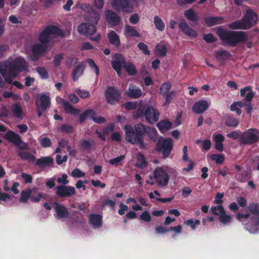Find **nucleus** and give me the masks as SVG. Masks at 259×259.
Returning <instances> with one entry per match:
<instances>
[{"label": "nucleus", "mask_w": 259, "mask_h": 259, "mask_svg": "<svg viewBox=\"0 0 259 259\" xmlns=\"http://www.w3.org/2000/svg\"><path fill=\"white\" fill-rule=\"evenodd\" d=\"M27 70V66L24 58L17 57L9 59L0 63V72L8 83H12V79L20 72Z\"/></svg>", "instance_id": "f257e3e1"}, {"label": "nucleus", "mask_w": 259, "mask_h": 259, "mask_svg": "<svg viewBox=\"0 0 259 259\" xmlns=\"http://www.w3.org/2000/svg\"><path fill=\"white\" fill-rule=\"evenodd\" d=\"M241 96L244 97V100L247 101H250L253 98L254 94L250 87H245L240 90Z\"/></svg>", "instance_id": "cd10ccee"}, {"label": "nucleus", "mask_w": 259, "mask_h": 259, "mask_svg": "<svg viewBox=\"0 0 259 259\" xmlns=\"http://www.w3.org/2000/svg\"><path fill=\"white\" fill-rule=\"evenodd\" d=\"M59 103L64 109L65 111L68 113H70L74 115H77L80 112L79 109L74 108L72 105L64 99H60Z\"/></svg>", "instance_id": "aec40b11"}, {"label": "nucleus", "mask_w": 259, "mask_h": 259, "mask_svg": "<svg viewBox=\"0 0 259 259\" xmlns=\"http://www.w3.org/2000/svg\"><path fill=\"white\" fill-rule=\"evenodd\" d=\"M210 210L213 214L218 215L219 217L225 212L224 207L221 205L212 206Z\"/></svg>", "instance_id": "a18cd8bd"}, {"label": "nucleus", "mask_w": 259, "mask_h": 259, "mask_svg": "<svg viewBox=\"0 0 259 259\" xmlns=\"http://www.w3.org/2000/svg\"><path fill=\"white\" fill-rule=\"evenodd\" d=\"M95 116V112L94 110L92 109L87 110L80 115V120L82 121H83L87 117H89L93 120Z\"/></svg>", "instance_id": "49530a36"}, {"label": "nucleus", "mask_w": 259, "mask_h": 259, "mask_svg": "<svg viewBox=\"0 0 259 259\" xmlns=\"http://www.w3.org/2000/svg\"><path fill=\"white\" fill-rule=\"evenodd\" d=\"M108 38L109 42L113 46L118 47L119 46L120 42L118 34L114 31H110L108 34Z\"/></svg>", "instance_id": "bb28decb"}, {"label": "nucleus", "mask_w": 259, "mask_h": 259, "mask_svg": "<svg viewBox=\"0 0 259 259\" xmlns=\"http://www.w3.org/2000/svg\"><path fill=\"white\" fill-rule=\"evenodd\" d=\"M209 105L210 102L208 101L204 100H199L193 105L192 111L196 114L202 113L207 109Z\"/></svg>", "instance_id": "a211bd4d"}, {"label": "nucleus", "mask_w": 259, "mask_h": 259, "mask_svg": "<svg viewBox=\"0 0 259 259\" xmlns=\"http://www.w3.org/2000/svg\"><path fill=\"white\" fill-rule=\"evenodd\" d=\"M134 132L139 135L142 136L145 134L146 128L142 124H138L135 126Z\"/></svg>", "instance_id": "09e8293b"}, {"label": "nucleus", "mask_w": 259, "mask_h": 259, "mask_svg": "<svg viewBox=\"0 0 259 259\" xmlns=\"http://www.w3.org/2000/svg\"><path fill=\"white\" fill-rule=\"evenodd\" d=\"M71 176L74 178H79L85 176V174L80 169L76 168L72 170Z\"/></svg>", "instance_id": "5fc2aeb1"}, {"label": "nucleus", "mask_w": 259, "mask_h": 259, "mask_svg": "<svg viewBox=\"0 0 259 259\" xmlns=\"http://www.w3.org/2000/svg\"><path fill=\"white\" fill-rule=\"evenodd\" d=\"M205 23L209 26L222 24L224 22L222 17H210L204 19Z\"/></svg>", "instance_id": "a878e982"}, {"label": "nucleus", "mask_w": 259, "mask_h": 259, "mask_svg": "<svg viewBox=\"0 0 259 259\" xmlns=\"http://www.w3.org/2000/svg\"><path fill=\"white\" fill-rule=\"evenodd\" d=\"M37 191L36 188H34L31 190H28L27 191H23L21 193V196L20 198V201L22 203H26L28 198L31 196V195L33 192Z\"/></svg>", "instance_id": "e433bc0d"}, {"label": "nucleus", "mask_w": 259, "mask_h": 259, "mask_svg": "<svg viewBox=\"0 0 259 259\" xmlns=\"http://www.w3.org/2000/svg\"><path fill=\"white\" fill-rule=\"evenodd\" d=\"M94 144L93 141L86 140H82L80 141V146L82 149L88 150L90 149Z\"/></svg>", "instance_id": "603ef678"}, {"label": "nucleus", "mask_w": 259, "mask_h": 259, "mask_svg": "<svg viewBox=\"0 0 259 259\" xmlns=\"http://www.w3.org/2000/svg\"><path fill=\"white\" fill-rule=\"evenodd\" d=\"M40 143L42 147L46 148L51 146V141L49 138L42 137L40 139Z\"/></svg>", "instance_id": "bf43d9fd"}, {"label": "nucleus", "mask_w": 259, "mask_h": 259, "mask_svg": "<svg viewBox=\"0 0 259 259\" xmlns=\"http://www.w3.org/2000/svg\"><path fill=\"white\" fill-rule=\"evenodd\" d=\"M184 15L189 21H196L198 19L196 14L192 9L186 11Z\"/></svg>", "instance_id": "79ce46f5"}, {"label": "nucleus", "mask_w": 259, "mask_h": 259, "mask_svg": "<svg viewBox=\"0 0 259 259\" xmlns=\"http://www.w3.org/2000/svg\"><path fill=\"white\" fill-rule=\"evenodd\" d=\"M124 34L126 37H139L140 34L136 28L133 26L126 24L124 26Z\"/></svg>", "instance_id": "412c9836"}, {"label": "nucleus", "mask_w": 259, "mask_h": 259, "mask_svg": "<svg viewBox=\"0 0 259 259\" xmlns=\"http://www.w3.org/2000/svg\"><path fill=\"white\" fill-rule=\"evenodd\" d=\"M77 8L82 11L89 13L86 16H90L93 12H96L89 4L78 3L77 5Z\"/></svg>", "instance_id": "2f4dec72"}, {"label": "nucleus", "mask_w": 259, "mask_h": 259, "mask_svg": "<svg viewBox=\"0 0 259 259\" xmlns=\"http://www.w3.org/2000/svg\"><path fill=\"white\" fill-rule=\"evenodd\" d=\"M140 219L145 221L149 222L151 220V215L149 212L147 211H144L140 216Z\"/></svg>", "instance_id": "0e129e2a"}, {"label": "nucleus", "mask_w": 259, "mask_h": 259, "mask_svg": "<svg viewBox=\"0 0 259 259\" xmlns=\"http://www.w3.org/2000/svg\"><path fill=\"white\" fill-rule=\"evenodd\" d=\"M17 154L21 159L27 160L29 162H33L35 160V157L28 152L19 151Z\"/></svg>", "instance_id": "7c9ffc66"}, {"label": "nucleus", "mask_w": 259, "mask_h": 259, "mask_svg": "<svg viewBox=\"0 0 259 259\" xmlns=\"http://www.w3.org/2000/svg\"><path fill=\"white\" fill-rule=\"evenodd\" d=\"M93 4L96 9L102 10L105 4V0H93Z\"/></svg>", "instance_id": "680f3d73"}, {"label": "nucleus", "mask_w": 259, "mask_h": 259, "mask_svg": "<svg viewBox=\"0 0 259 259\" xmlns=\"http://www.w3.org/2000/svg\"><path fill=\"white\" fill-rule=\"evenodd\" d=\"M217 33L224 43L231 46H234L238 42H244L247 39L246 33L243 31H225L219 29Z\"/></svg>", "instance_id": "7ed1b4c3"}, {"label": "nucleus", "mask_w": 259, "mask_h": 259, "mask_svg": "<svg viewBox=\"0 0 259 259\" xmlns=\"http://www.w3.org/2000/svg\"><path fill=\"white\" fill-rule=\"evenodd\" d=\"M141 90L138 87L134 85H130L127 92V94L131 98L137 99L140 97L142 95Z\"/></svg>", "instance_id": "b1692460"}, {"label": "nucleus", "mask_w": 259, "mask_h": 259, "mask_svg": "<svg viewBox=\"0 0 259 259\" xmlns=\"http://www.w3.org/2000/svg\"><path fill=\"white\" fill-rule=\"evenodd\" d=\"M45 51L44 47L38 44H35L32 48V52L34 55H38Z\"/></svg>", "instance_id": "c03bdc74"}, {"label": "nucleus", "mask_w": 259, "mask_h": 259, "mask_svg": "<svg viewBox=\"0 0 259 259\" xmlns=\"http://www.w3.org/2000/svg\"><path fill=\"white\" fill-rule=\"evenodd\" d=\"M110 4L112 8L117 12H133V7L130 0H111Z\"/></svg>", "instance_id": "9b49d317"}, {"label": "nucleus", "mask_w": 259, "mask_h": 259, "mask_svg": "<svg viewBox=\"0 0 259 259\" xmlns=\"http://www.w3.org/2000/svg\"><path fill=\"white\" fill-rule=\"evenodd\" d=\"M125 157L124 155H121L116 158L111 159L109 160L108 162L109 164L114 166H117L120 164L121 161L124 159Z\"/></svg>", "instance_id": "864d4df0"}, {"label": "nucleus", "mask_w": 259, "mask_h": 259, "mask_svg": "<svg viewBox=\"0 0 259 259\" xmlns=\"http://www.w3.org/2000/svg\"><path fill=\"white\" fill-rule=\"evenodd\" d=\"M55 211L58 217L60 218H66L68 216V211L64 205L58 203H55Z\"/></svg>", "instance_id": "4be33fe9"}, {"label": "nucleus", "mask_w": 259, "mask_h": 259, "mask_svg": "<svg viewBox=\"0 0 259 259\" xmlns=\"http://www.w3.org/2000/svg\"><path fill=\"white\" fill-rule=\"evenodd\" d=\"M67 175L66 174H63L60 178L57 179V182L59 184H62L65 186L69 183V181L67 180Z\"/></svg>", "instance_id": "774afa93"}, {"label": "nucleus", "mask_w": 259, "mask_h": 259, "mask_svg": "<svg viewBox=\"0 0 259 259\" xmlns=\"http://www.w3.org/2000/svg\"><path fill=\"white\" fill-rule=\"evenodd\" d=\"M145 133H146L151 139L156 138L157 132L155 128L148 127L146 128Z\"/></svg>", "instance_id": "4d7b16f0"}, {"label": "nucleus", "mask_w": 259, "mask_h": 259, "mask_svg": "<svg viewBox=\"0 0 259 259\" xmlns=\"http://www.w3.org/2000/svg\"><path fill=\"white\" fill-rule=\"evenodd\" d=\"M257 21L256 13L251 9H247L243 18L230 24L229 27L233 29H248L256 25Z\"/></svg>", "instance_id": "39448f33"}, {"label": "nucleus", "mask_w": 259, "mask_h": 259, "mask_svg": "<svg viewBox=\"0 0 259 259\" xmlns=\"http://www.w3.org/2000/svg\"><path fill=\"white\" fill-rule=\"evenodd\" d=\"M105 17L107 22L112 26L118 25L121 21L119 16L110 10L105 11Z\"/></svg>", "instance_id": "dca6fc26"}, {"label": "nucleus", "mask_w": 259, "mask_h": 259, "mask_svg": "<svg viewBox=\"0 0 259 259\" xmlns=\"http://www.w3.org/2000/svg\"><path fill=\"white\" fill-rule=\"evenodd\" d=\"M56 195L60 197H68L75 194V189L72 186L59 185L56 187Z\"/></svg>", "instance_id": "4468645a"}, {"label": "nucleus", "mask_w": 259, "mask_h": 259, "mask_svg": "<svg viewBox=\"0 0 259 259\" xmlns=\"http://www.w3.org/2000/svg\"><path fill=\"white\" fill-rule=\"evenodd\" d=\"M244 103L243 101L234 102L230 106V110L232 111H235L238 115L241 114V110L240 108L243 107Z\"/></svg>", "instance_id": "473e14b6"}, {"label": "nucleus", "mask_w": 259, "mask_h": 259, "mask_svg": "<svg viewBox=\"0 0 259 259\" xmlns=\"http://www.w3.org/2000/svg\"><path fill=\"white\" fill-rule=\"evenodd\" d=\"M180 29L186 35L190 37H195L197 35V32L191 28L185 21H181L179 23Z\"/></svg>", "instance_id": "6ab92c4d"}, {"label": "nucleus", "mask_w": 259, "mask_h": 259, "mask_svg": "<svg viewBox=\"0 0 259 259\" xmlns=\"http://www.w3.org/2000/svg\"><path fill=\"white\" fill-rule=\"evenodd\" d=\"M100 18V15L97 12H93L90 16H85V23H83L78 27V31L83 34L92 35L96 31V25Z\"/></svg>", "instance_id": "423d86ee"}, {"label": "nucleus", "mask_w": 259, "mask_h": 259, "mask_svg": "<svg viewBox=\"0 0 259 259\" xmlns=\"http://www.w3.org/2000/svg\"><path fill=\"white\" fill-rule=\"evenodd\" d=\"M37 71L41 78L46 79L48 77V73L44 67L38 68Z\"/></svg>", "instance_id": "e2e57ef3"}, {"label": "nucleus", "mask_w": 259, "mask_h": 259, "mask_svg": "<svg viewBox=\"0 0 259 259\" xmlns=\"http://www.w3.org/2000/svg\"><path fill=\"white\" fill-rule=\"evenodd\" d=\"M175 95V93L173 91H171L169 92L168 94H166L165 96V101L164 102V106H167L168 105L174 95Z\"/></svg>", "instance_id": "338daca9"}, {"label": "nucleus", "mask_w": 259, "mask_h": 259, "mask_svg": "<svg viewBox=\"0 0 259 259\" xmlns=\"http://www.w3.org/2000/svg\"><path fill=\"white\" fill-rule=\"evenodd\" d=\"M87 62L90 65L91 68L95 71L96 75L98 76L99 74V69L95 62L92 59H88Z\"/></svg>", "instance_id": "3c124183"}, {"label": "nucleus", "mask_w": 259, "mask_h": 259, "mask_svg": "<svg viewBox=\"0 0 259 259\" xmlns=\"http://www.w3.org/2000/svg\"><path fill=\"white\" fill-rule=\"evenodd\" d=\"M226 124L230 127L237 126L239 124V121L233 117H228L225 122Z\"/></svg>", "instance_id": "de8ad7c7"}, {"label": "nucleus", "mask_w": 259, "mask_h": 259, "mask_svg": "<svg viewBox=\"0 0 259 259\" xmlns=\"http://www.w3.org/2000/svg\"><path fill=\"white\" fill-rule=\"evenodd\" d=\"M75 92L82 98H86L89 96L90 93L87 90L75 89Z\"/></svg>", "instance_id": "052dcab7"}, {"label": "nucleus", "mask_w": 259, "mask_h": 259, "mask_svg": "<svg viewBox=\"0 0 259 259\" xmlns=\"http://www.w3.org/2000/svg\"><path fill=\"white\" fill-rule=\"evenodd\" d=\"M138 160L136 165L141 168H143L147 165V162L145 160L144 156L142 154H138Z\"/></svg>", "instance_id": "37998d69"}, {"label": "nucleus", "mask_w": 259, "mask_h": 259, "mask_svg": "<svg viewBox=\"0 0 259 259\" xmlns=\"http://www.w3.org/2000/svg\"><path fill=\"white\" fill-rule=\"evenodd\" d=\"M5 138L9 142L18 145L21 142V137L12 131L8 132L5 136Z\"/></svg>", "instance_id": "393cba45"}, {"label": "nucleus", "mask_w": 259, "mask_h": 259, "mask_svg": "<svg viewBox=\"0 0 259 259\" xmlns=\"http://www.w3.org/2000/svg\"><path fill=\"white\" fill-rule=\"evenodd\" d=\"M171 123L167 120H163L160 121L157 126L159 130L162 133L165 132L170 129Z\"/></svg>", "instance_id": "72a5a7b5"}, {"label": "nucleus", "mask_w": 259, "mask_h": 259, "mask_svg": "<svg viewBox=\"0 0 259 259\" xmlns=\"http://www.w3.org/2000/svg\"><path fill=\"white\" fill-rule=\"evenodd\" d=\"M178 172L174 168L163 166L156 168L153 171V177L158 186H165L167 185L171 177H176Z\"/></svg>", "instance_id": "20e7f679"}, {"label": "nucleus", "mask_w": 259, "mask_h": 259, "mask_svg": "<svg viewBox=\"0 0 259 259\" xmlns=\"http://www.w3.org/2000/svg\"><path fill=\"white\" fill-rule=\"evenodd\" d=\"M124 128L125 131V139L127 142L132 144H139L141 148H146L143 137L136 134L134 132V127L131 125H126L124 126Z\"/></svg>", "instance_id": "6e6552de"}, {"label": "nucleus", "mask_w": 259, "mask_h": 259, "mask_svg": "<svg viewBox=\"0 0 259 259\" xmlns=\"http://www.w3.org/2000/svg\"><path fill=\"white\" fill-rule=\"evenodd\" d=\"M138 47L144 54L149 55L150 51L148 50V46L143 42H140L138 45Z\"/></svg>", "instance_id": "69168bd1"}, {"label": "nucleus", "mask_w": 259, "mask_h": 259, "mask_svg": "<svg viewBox=\"0 0 259 259\" xmlns=\"http://www.w3.org/2000/svg\"><path fill=\"white\" fill-rule=\"evenodd\" d=\"M90 222L94 228H100L102 224V218L100 215L92 214L89 217Z\"/></svg>", "instance_id": "5701e85b"}, {"label": "nucleus", "mask_w": 259, "mask_h": 259, "mask_svg": "<svg viewBox=\"0 0 259 259\" xmlns=\"http://www.w3.org/2000/svg\"><path fill=\"white\" fill-rule=\"evenodd\" d=\"M105 96L108 103L114 104L118 102L120 94L114 87H110L106 91Z\"/></svg>", "instance_id": "2eb2a0df"}, {"label": "nucleus", "mask_w": 259, "mask_h": 259, "mask_svg": "<svg viewBox=\"0 0 259 259\" xmlns=\"http://www.w3.org/2000/svg\"><path fill=\"white\" fill-rule=\"evenodd\" d=\"M213 140L215 142V148L219 151H222L223 150V142L225 140L224 137L221 135L218 134L216 135H213Z\"/></svg>", "instance_id": "c85d7f7f"}, {"label": "nucleus", "mask_w": 259, "mask_h": 259, "mask_svg": "<svg viewBox=\"0 0 259 259\" xmlns=\"http://www.w3.org/2000/svg\"><path fill=\"white\" fill-rule=\"evenodd\" d=\"M53 162V159L50 157H44L37 159L36 164L40 167H46L52 165Z\"/></svg>", "instance_id": "c756f323"}, {"label": "nucleus", "mask_w": 259, "mask_h": 259, "mask_svg": "<svg viewBox=\"0 0 259 259\" xmlns=\"http://www.w3.org/2000/svg\"><path fill=\"white\" fill-rule=\"evenodd\" d=\"M171 87V84L169 82L162 83L160 88V94L162 96H165L169 93Z\"/></svg>", "instance_id": "a19ab883"}, {"label": "nucleus", "mask_w": 259, "mask_h": 259, "mask_svg": "<svg viewBox=\"0 0 259 259\" xmlns=\"http://www.w3.org/2000/svg\"><path fill=\"white\" fill-rule=\"evenodd\" d=\"M219 220L223 224L226 225L231 223L232 221V217L230 215L227 214L225 212L220 216Z\"/></svg>", "instance_id": "8fccbe9b"}, {"label": "nucleus", "mask_w": 259, "mask_h": 259, "mask_svg": "<svg viewBox=\"0 0 259 259\" xmlns=\"http://www.w3.org/2000/svg\"><path fill=\"white\" fill-rule=\"evenodd\" d=\"M84 69V65L83 63H80L77 66L73 73V80H77L78 78L82 74Z\"/></svg>", "instance_id": "c9c22d12"}, {"label": "nucleus", "mask_w": 259, "mask_h": 259, "mask_svg": "<svg viewBox=\"0 0 259 259\" xmlns=\"http://www.w3.org/2000/svg\"><path fill=\"white\" fill-rule=\"evenodd\" d=\"M145 115L146 120L150 123H153L158 120L159 113L157 109L153 107L148 106L145 109L144 113L139 109L134 115V117L139 118Z\"/></svg>", "instance_id": "1a4fd4ad"}, {"label": "nucleus", "mask_w": 259, "mask_h": 259, "mask_svg": "<svg viewBox=\"0 0 259 259\" xmlns=\"http://www.w3.org/2000/svg\"><path fill=\"white\" fill-rule=\"evenodd\" d=\"M259 140V131L256 128H250L244 132L240 137V142L244 144H252Z\"/></svg>", "instance_id": "9d476101"}, {"label": "nucleus", "mask_w": 259, "mask_h": 259, "mask_svg": "<svg viewBox=\"0 0 259 259\" xmlns=\"http://www.w3.org/2000/svg\"><path fill=\"white\" fill-rule=\"evenodd\" d=\"M124 68L126 72L130 75H134L137 73L136 67L133 63H125Z\"/></svg>", "instance_id": "ea45409f"}, {"label": "nucleus", "mask_w": 259, "mask_h": 259, "mask_svg": "<svg viewBox=\"0 0 259 259\" xmlns=\"http://www.w3.org/2000/svg\"><path fill=\"white\" fill-rule=\"evenodd\" d=\"M12 112L17 118H21L23 115L21 107L17 104L12 105Z\"/></svg>", "instance_id": "4c0bfd02"}, {"label": "nucleus", "mask_w": 259, "mask_h": 259, "mask_svg": "<svg viewBox=\"0 0 259 259\" xmlns=\"http://www.w3.org/2000/svg\"><path fill=\"white\" fill-rule=\"evenodd\" d=\"M210 158L217 164H221L224 160V157L221 154H212L210 156Z\"/></svg>", "instance_id": "6e6d98bb"}, {"label": "nucleus", "mask_w": 259, "mask_h": 259, "mask_svg": "<svg viewBox=\"0 0 259 259\" xmlns=\"http://www.w3.org/2000/svg\"><path fill=\"white\" fill-rule=\"evenodd\" d=\"M153 22L157 30L160 31H162L164 30L165 26V24L159 16H155L154 17Z\"/></svg>", "instance_id": "f704fd0d"}, {"label": "nucleus", "mask_w": 259, "mask_h": 259, "mask_svg": "<svg viewBox=\"0 0 259 259\" xmlns=\"http://www.w3.org/2000/svg\"><path fill=\"white\" fill-rule=\"evenodd\" d=\"M155 52L157 55L164 57L167 52L166 47L163 45L158 44L156 47Z\"/></svg>", "instance_id": "58836bf2"}, {"label": "nucleus", "mask_w": 259, "mask_h": 259, "mask_svg": "<svg viewBox=\"0 0 259 259\" xmlns=\"http://www.w3.org/2000/svg\"><path fill=\"white\" fill-rule=\"evenodd\" d=\"M111 64L112 67L116 71L117 74L119 76L120 75L121 67L122 66L124 67V64H125L123 57L119 54H115Z\"/></svg>", "instance_id": "f3484780"}, {"label": "nucleus", "mask_w": 259, "mask_h": 259, "mask_svg": "<svg viewBox=\"0 0 259 259\" xmlns=\"http://www.w3.org/2000/svg\"><path fill=\"white\" fill-rule=\"evenodd\" d=\"M247 212L245 213H238L236 218L240 222H243L250 218L251 222L254 226L247 227V229L251 234H254L259 230V205L256 203H250L246 207Z\"/></svg>", "instance_id": "f03ea898"}, {"label": "nucleus", "mask_w": 259, "mask_h": 259, "mask_svg": "<svg viewBox=\"0 0 259 259\" xmlns=\"http://www.w3.org/2000/svg\"><path fill=\"white\" fill-rule=\"evenodd\" d=\"M184 223L189 225L193 230H194L196 226L200 224V222L198 220H196L194 221L192 219H190L185 222Z\"/></svg>", "instance_id": "13d9d810"}, {"label": "nucleus", "mask_w": 259, "mask_h": 259, "mask_svg": "<svg viewBox=\"0 0 259 259\" xmlns=\"http://www.w3.org/2000/svg\"><path fill=\"white\" fill-rule=\"evenodd\" d=\"M36 104L37 110V115L40 117L43 113L50 105V98L49 95L41 94L38 96L36 100Z\"/></svg>", "instance_id": "f8f14e48"}, {"label": "nucleus", "mask_w": 259, "mask_h": 259, "mask_svg": "<svg viewBox=\"0 0 259 259\" xmlns=\"http://www.w3.org/2000/svg\"><path fill=\"white\" fill-rule=\"evenodd\" d=\"M172 148V141L170 139L160 138L157 147L158 151H161L164 158L167 157L170 154Z\"/></svg>", "instance_id": "ddd939ff"}, {"label": "nucleus", "mask_w": 259, "mask_h": 259, "mask_svg": "<svg viewBox=\"0 0 259 259\" xmlns=\"http://www.w3.org/2000/svg\"><path fill=\"white\" fill-rule=\"evenodd\" d=\"M65 33L57 26L51 25L47 27L40 34L39 39L42 44H46L57 36H63Z\"/></svg>", "instance_id": "0eeeda50"}]
</instances>
